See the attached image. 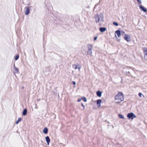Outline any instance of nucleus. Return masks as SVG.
I'll return each mask as SVG.
<instances>
[{
	"instance_id": "f257e3e1",
	"label": "nucleus",
	"mask_w": 147,
	"mask_h": 147,
	"mask_svg": "<svg viewBox=\"0 0 147 147\" xmlns=\"http://www.w3.org/2000/svg\"><path fill=\"white\" fill-rule=\"evenodd\" d=\"M104 17L103 15L101 14L96 15L94 17L96 23H100V25L101 26L104 22Z\"/></svg>"
},
{
	"instance_id": "f03ea898",
	"label": "nucleus",
	"mask_w": 147,
	"mask_h": 147,
	"mask_svg": "<svg viewBox=\"0 0 147 147\" xmlns=\"http://www.w3.org/2000/svg\"><path fill=\"white\" fill-rule=\"evenodd\" d=\"M124 99V96L122 92H119L118 94L116 95L115 97V100L116 102L118 104L123 100Z\"/></svg>"
},
{
	"instance_id": "7ed1b4c3",
	"label": "nucleus",
	"mask_w": 147,
	"mask_h": 147,
	"mask_svg": "<svg viewBox=\"0 0 147 147\" xmlns=\"http://www.w3.org/2000/svg\"><path fill=\"white\" fill-rule=\"evenodd\" d=\"M127 116L129 119H133L134 118H135L136 117V115H135L133 113H128L127 114Z\"/></svg>"
},
{
	"instance_id": "20e7f679",
	"label": "nucleus",
	"mask_w": 147,
	"mask_h": 147,
	"mask_svg": "<svg viewBox=\"0 0 147 147\" xmlns=\"http://www.w3.org/2000/svg\"><path fill=\"white\" fill-rule=\"evenodd\" d=\"M88 50L87 51V53L88 54L91 55L92 53V45L89 44L88 45Z\"/></svg>"
},
{
	"instance_id": "39448f33",
	"label": "nucleus",
	"mask_w": 147,
	"mask_h": 147,
	"mask_svg": "<svg viewBox=\"0 0 147 147\" xmlns=\"http://www.w3.org/2000/svg\"><path fill=\"white\" fill-rule=\"evenodd\" d=\"M124 39L127 42H129L130 41L131 37L130 36L127 34H125V36L124 37Z\"/></svg>"
},
{
	"instance_id": "423d86ee",
	"label": "nucleus",
	"mask_w": 147,
	"mask_h": 147,
	"mask_svg": "<svg viewBox=\"0 0 147 147\" xmlns=\"http://www.w3.org/2000/svg\"><path fill=\"white\" fill-rule=\"evenodd\" d=\"M26 9L25 11V14L26 15H28L30 13L29 7H25Z\"/></svg>"
},
{
	"instance_id": "0eeeda50",
	"label": "nucleus",
	"mask_w": 147,
	"mask_h": 147,
	"mask_svg": "<svg viewBox=\"0 0 147 147\" xmlns=\"http://www.w3.org/2000/svg\"><path fill=\"white\" fill-rule=\"evenodd\" d=\"M102 102L101 99H98L97 100V105L98 107H100L101 106L100 104Z\"/></svg>"
},
{
	"instance_id": "6e6552de",
	"label": "nucleus",
	"mask_w": 147,
	"mask_h": 147,
	"mask_svg": "<svg viewBox=\"0 0 147 147\" xmlns=\"http://www.w3.org/2000/svg\"><path fill=\"white\" fill-rule=\"evenodd\" d=\"M45 139L47 143V145H49V142L50 141V140L49 137L48 136H47L45 137Z\"/></svg>"
},
{
	"instance_id": "1a4fd4ad",
	"label": "nucleus",
	"mask_w": 147,
	"mask_h": 147,
	"mask_svg": "<svg viewBox=\"0 0 147 147\" xmlns=\"http://www.w3.org/2000/svg\"><path fill=\"white\" fill-rule=\"evenodd\" d=\"M115 33L117 34L119 37H120L121 35V32L119 30H116L115 32Z\"/></svg>"
},
{
	"instance_id": "9d476101",
	"label": "nucleus",
	"mask_w": 147,
	"mask_h": 147,
	"mask_svg": "<svg viewBox=\"0 0 147 147\" xmlns=\"http://www.w3.org/2000/svg\"><path fill=\"white\" fill-rule=\"evenodd\" d=\"M106 28L105 27H101L99 29V30L100 32H103L105 31L106 30Z\"/></svg>"
},
{
	"instance_id": "9b49d317",
	"label": "nucleus",
	"mask_w": 147,
	"mask_h": 147,
	"mask_svg": "<svg viewBox=\"0 0 147 147\" xmlns=\"http://www.w3.org/2000/svg\"><path fill=\"white\" fill-rule=\"evenodd\" d=\"M140 8L144 12H146L147 11V9L144 7L140 5Z\"/></svg>"
},
{
	"instance_id": "f8f14e48",
	"label": "nucleus",
	"mask_w": 147,
	"mask_h": 147,
	"mask_svg": "<svg viewBox=\"0 0 147 147\" xmlns=\"http://www.w3.org/2000/svg\"><path fill=\"white\" fill-rule=\"evenodd\" d=\"M102 92L100 91H98L96 92V94L98 96L100 97L102 95Z\"/></svg>"
},
{
	"instance_id": "ddd939ff",
	"label": "nucleus",
	"mask_w": 147,
	"mask_h": 147,
	"mask_svg": "<svg viewBox=\"0 0 147 147\" xmlns=\"http://www.w3.org/2000/svg\"><path fill=\"white\" fill-rule=\"evenodd\" d=\"M79 64H74L72 65V67L75 69H78Z\"/></svg>"
},
{
	"instance_id": "4468645a",
	"label": "nucleus",
	"mask_w": 147,
	"mask_h": 147,
	"mask_svg": "<svg viewBox=\"0 0 147 147\" xmlns=\"http://www.w3.org/2000/svg\"><path fill=\"white\" fill-rule=\"evenodd\" d=\"M27 113V109H24L22 115L24 116H25L26 115Z\"/></svg>"
},
{
	"instance_id": "2eb2a0df",
	"label": "nucleus",
	"mask_w": 147,
	"mask_h": 147,
	"mask_svg": "<svg viewBox=\"0 0 147 147\" xmlns=\"http://www.w3.org/2000/svg\"><path fill=\"white\" fill-rule=\"evenodd\" d=\"M48 129L47 128H45L43 130V132L45 134H47L48 133Z\"/></svg>"
},
{
	"instance_id": "dca6fc26",
	"label": "nucleus",
	"mask_w": 147,
	"mask_h": 147,
	"mask_svg": "<svg viewBox=\"0 0 147 147\" xmlns=\"http://www.w3.org/2000/svg\"><path fill=\"white\" fill-rule=\"evenodd\" d=\"M14 69H15V73L19 74V71L17 67H15Z\"/></svg>"
},
{
	"instance_id": "f3484780",
	"label": "nucleus",
	"mask_w": 147,
	"mask_h": 147,
	"mask_svg": "<svg viewBox=\"0 0 147 147\" xmlns=\"http://www.w3.org/2000/svg\"><path fill=\"white\" fill-rule=\"evenodd\" d=\"M22 120V118H19L18 120L16 121V124H18L20 121Z\"/></svg>"
},
{
	"instance_id": "a211bd4d",
	"label": "nucleus",
	"mask_w": 147,
	"mask_h": 147,
	"mask_svg": "<svg viewBox=\"0 0 147 147\" xmlns=\"http://www.w3.org/2000/svg\"><path fill=\"white\" fill-rule=\"evenodd\" d=\"M143 51L144 54H147V48H146L144 47L143 48Z\"/></svg>"
},
{
	"instance_id": "6ab92c4d",
	"label": "nucleus",
	"mask_w": 147,
	"mask_h": 147,
	"mask_svg": "<svg viewBox=\"0 0 147 147\" xmlns=\"http://www.w3.org/2000/svg\"><path fill=\"white\" fill-rule=\"evenodd\" d=\"M118 115H119V117L120 118L122 119H124V117L123 115H122L121 114H119Z\"/></svg>"
},
{
	"instance_id": "aec40b11",
	"label": "nucleus",
	"mask_w": 147,
	"mask_h": 147,
	"mask_svg": "<svg viewBox=\"0 0 147 147\" xmlns=\"http://www.w3.org/2000/svg\"><path fill=\"white\" fill-rule=\"evenodd\" d=\"M19 58V55H17L16 56L15 59V60H17Z\"/></svg>"
},
{
	"instance_id": "412c9836",
	"label": "nucleus",
	"mask_w": 147,
	"mask_h": 147,
	"mask_svg": "<svg viewBox=\"0 0 147 147\" xmlns=\"http://www.w3.org/2000/svg\"><path fill=\"white\" fill-rule=\"evenodd\" d=\"M82 99L83 101L85 102H86L87 101V100L86 98L84 97L82 98Z\"/></svg>"
},
{
	"instance_id": "4be33fe9",
	"label": "nucleus",
	"mask_w": 147,
	"mask_h": 147,
	"mask_svg": "<svg viewBox=\"0 0 147 147\" xmlns=\"http://www.w3.org/2000/svg\"><path fill=\"white\" fill-rule=\"evenodd\" d=\"M144 58L146 60H147V54H144Z\"/></svg>"
},
{
	"instance_id": "5701e85b",
	"label": "nucleus",
	"mask_w": 147,
	"mask_h": 147,
	"mask_svg": "<svg viewBox=\"0 0 147 147\" xmlns=\"http://www.w3.org/2000/svg\"><path fill=\"white\" fill-rule=\"evenodd\" d=\"M113 24L114 25H115V26H118V24L117 23V22H113Z\"/></svg>"
},
{
	"instance_id": "b1692460",
	"label": "nucleus",
	"mask_w": 147,
	"mask_h": 147,
	"mask_svg": "<svg viewBox=\"0 0 147 147\" xmlns=\"http://www.w3.org/2000/svg\"><path fill=\"white\" fill-rule=\"evenodd\" d=\"M81 68V66L79 64L78 67V69L79 71H80Z\"/></svg>"
},
{
	"instance_id": "393cba45",
	"label": "nucleus",
	"mask_w": 147,
	"mask_h": 147,
	"mask_svg": "<svg viewBox=\"0 0 147 147\" xmlns=\"http://www.w3.org/2000/svg\"><path fill=\"white\" fill-rule=\"evenodd\" d=\"M142 94L141 93H139L138 94V95L140 97H141Z\"/></svg>"
},
{
	"instance_id": "a878e982",
	"label": "nucleus",
	"mask_w": 147,
	"mask_h": 147,
	"mask_svg": "<svg viewBox=\"0 0 147 147\" xmlns=\"http://www.w3.org/2000/svg\"><path fill=\"white\" fill-rule=\"evenodd\" d=\"M35 108L36 109H37L38 107H37V104H35Z\"/></svg>"
},
{
	"instance_id": "bb28decb",
	"label": "nucleus",
	"mask_w": 147,
	"mask_h": 147,
	"mask_svg": "<svg viewBox=\"0 0 147 147\" xmlns=\"http://www.w3.org/2000/svg\"><path fill=\"white\" fill-rule=\"evenodd\" d=\"M137 1L139 3H142V2L141 0H137Z\"/></svg>"
},
{
	"instance_id": "cd10ccee",
	"label": "nucleus",
	"mask_w": 147,
	"mask_h": 147,
	"mask_svg": "<svg viewBox=\"0 0 147 147\" xmlns=\"http://www.w3.org/2000/svg\"><path fill=\"white\" fill-rule=\"evenodd\" d=\"M121 35H122V34H123L125 33V32L124 31H121Z\"/></svg>"
},
{
	"instance_id": "c85d7f7f",
	"label": "nucleus",
	"mask_w": 147,
	"mask_h": 147,
	"mask_svg": "<svg viewBox=\"0 0 147 147\" xmlns=\"http://www.w3.org/2000/svg\"><path fill=\"white\" fill-rule=\"evenodd\" d=\"M72 84L73 85H75L76 84V83L75 82L73 81L72 82Z\"/></svg>"
},
{
	"instance_id": "c756f323",
	"label": "nucleus",
	"mask_w": 147,
	"mask_h": 147,
	"mask_svg": "<svg viewBox=\"0 0 147 147\" xmlns=\"http://www.w3.org/2000/svg\"><path fill=\"white\" fill-rule=\"evenodd\" d=\"M97 37H95L94 38V40H96V39H97Z\"/></svg>"
},
{
	"instance_id": "7c9ffc66",
	"label": "nucleus",
	"mask_w": 147,
	"mask_h": 147,
	"mask_svg": "<svg viewBox=\"0 0 147 147\" xmlns=\"http://www.w3.org/2000/svg\"><path fill=\"white\" fill-rule=\"evenodd\" d=\"M82 100V99H78L77 100V101L78 102H79L80 101H81Z\"/></svg>"
},
{
	"instance_id": "2f4dec72",
	"label": "nucleus",
	"mask_w": 147,
	"mask_h": 147,
	"mask_svg": "<svg viewBox=\"0 0 147 147\" xmlns=\"http://www.w3.org/2000/svg\"><path fill=\"white\" fill-rule=\"evenodd\" d=\"M81 105L84 108V109L85 108V106L83 105L82 103Z\"/></svg>"
},
{
	"instance_id": "473e14b6",
	"label": "nucleus",
	"mask_w": 147,
	"mask_h": 147,
	"mask_svg": "<svg viewBox=\"0 0 147 147\" xmlns=\"http://www.w3.org/2000/svg\"><path fill=\"white\" fill-rule=\"evenodd\" d=\"M79 76V74H78L77 75H76L75 76V77L76 78H77L78 77V76Z\"/></svg>"
},
{
	"instance_id": "72a5a7b5",
	"label": "nucleus",
	"mask_w": 147,
	"mask_h": 147,
	"mask_svg": "<svg viewBox=\"0 0 147 147\" xmlns=\"http://www.w3.org/2000/svg\"><path fill=\"white\" fill-rule=\"evenodd\" d=\"M13 66H14V67H15V64L14 63V65H13Z\"/></svg>"
},
{
	"instance_id": "f704fd0d",
	"label": "nucleus",
	"mask_w": 147,
	"mask_h": 147,
	"mask_svg": "<svg viewBox=\"0 0 147 147\" xmlns=\"http://www.w3.org/2000/svg\"><path fill=\"white\" fill-rule=\"evenodd\" d=\"M115 36L116 38H117V36H116V35H115Z\"/></svg>"
}]
</instances>
